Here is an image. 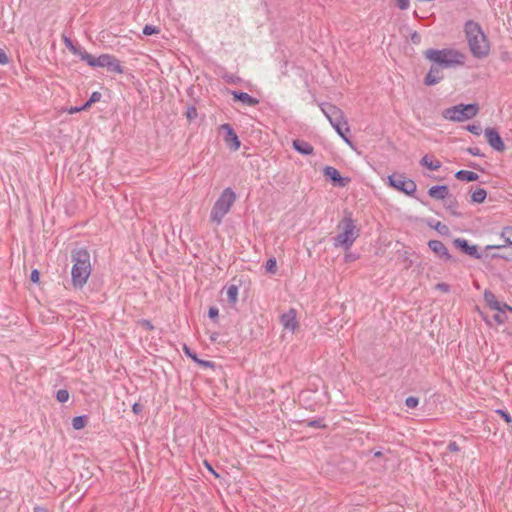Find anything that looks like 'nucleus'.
Wrapping results in <instances>:
<instances>
[{"mask_svg":"<svg viewBox=\"0 0 512 512\" xmlns=\"http://www.w3.org/2000/svg\"><path fill=\"white\" fill-rule=\"evenodd\" d=\"M73 263L71 270V283L76 289H81L87 283L92 272L90 253L85 248H77L71 252Z\"/></svg>","mask_w":512,"mask_h":512,"instance_id":"f257e3e1","label":"nucleus"},{"mask_svg":"<svg viewBox=\"0 0 512 512\" xmlns=\"http://www.w3.org/2000/svg\"><path fill=\"white\" fill-rule=\"evenodd\" d=\"M464 31L472 55L479 59L486 57L490 45L481 26L473 20H468L464 25Z\"/></svg>","mask_w":512,"mask_h":512,"instance_id":"f03ea898","label":"nucleus"},{"mask_svg":"<svg viewBox=\"0 0 512 512\" xmlns=\"http://www.w3.org/2000/svg\"><path fill=\"white\" fill-rule=\"evenodd\" d=\"M337 228L340 230V233L333 238L334 247H341L344 250L350 249L360 233L351 212H344V217L338 223Z\"/></svg>","mask_w":512,"mask_h":512,"instance_id":"7ed1b4c3","label":"nucleus"},{"mask_svg":"<svg viewBox=\"0 0 512 512\" xmlns=\"http://www.w3.org/2000/svg\"><path fill=\"white\" fill-rule=\"evenodd\" d=\"M423 55L432 63H435L445 69L455 68L457 66L464 65L465 63V55L451 48H444L440 50L430 48L425 50Z\"/></svg>","mask_w":512,"mask_h":512,"instance_id":"20e7f679","label":"nucleus"},{"mask_svg":"<svg viewBox=\"0 0 512 512\" xmlns=\"http://www.w3.org/2000/svg\"><path fill=\"white\" fill-rule=\"evenodd\" d=\"M236 198L235 192L230 187L225 188L211 209V222L220 225L225 215L229 213L235 203Z\"/></svg>","mask_w":512,"mask_h":512,"instance_id":"39448f33","label":"nucleus"},{"mask_svg":"<svg viewBox=\"0 0 512 512\" xmlns=\"http://www.w3.org/2000/svg\"><path fill=\"white\" fill-rule=\"evenodd\" d=\"M479 112V106L476 103L458 104L446 108L442 112V116L449 121L463 122L472 119Z\"/></svg>","mask_w":512,"mask_h":512,"instance_id":"423d86ee","label":"nucleus"},{"mask_svg":"<svg viewBox=\"0 0 512 512\" xmlns=\"http://www.w3.org/2000/svg\"><path fill=\"white\" fill-rule=\"evenodd\" d=\"M319 107L337 134H341V129L343 128H345L346 132H350L344 112L340 108L331 103H320Z\"/></svg>","mask_w":512,"mask_h":512,"instance_id":"0eeeda50","label":"nucleus"},{"mask_svg":"<svg viewBox=\"0 0 512 512\" xmlns=\"http://www.w3.org/2000/svg\"><path fill=\"white\" fill-rule=\"evenodd\" d=\"M388 183L394 189L403 192L408 196H413L417 189L416 183L402 173H394L388 176Z\"/></svg>","mask_w":512,"mask_h":512,"instance_id":"6e6552de","label":"nucleus"},{"mask_svg":"<svg viewBox=\"0 0 512 512\" xmlns=\"http://www.w3.org/2000/svg\"><path fill=\"white\" fill-rule=\"evenodd\" d=\"M323 174L333 183L334 186L337 187H345L351 181L349 177L341 176L339 171L332 166H325L323 169Z\"/></svg>","mask_w":512,"mask_h":512,"instance_id":"1a4fd4ad","label":"nucleus"},{"mask_svg":"<svg viewBox=\"0 0 512 512\" xmlns=\"http://www.w3.org/2000/svg\"><path fill=\"white\" fill-rule=\"evenodd\" d=\"M220 130L225 132L224 142L226 145L233 151L238 150L241 143L232 126L228 123L222 124Z\"/></svg>","mask_w":512,"mask_h":512,"instance_id":"9d476101","label":"nucleus"},{"mask_svg":"<svg viewBox=\"0 0 512 512\" xmlns=\"http://www.w3.org/2000/svg\"><path fill=\"white\" fill-rule=\"evenodd\" d=\"M428 247L440 259L444 261H456L455 258L451 254H449L448 249L446 248L444 243L441 242L440 240H430L428 242Z\"/></svg>","mask_w":512,"mask_h":512,"instance_id":"9b49d317","label":"nucleus"},{"mask_svg":"<svg viewBox=\"0 0 512 512\" xmlns=\"http://www.w3.org/2000/svg\"><path fill=\"white\" fill-rule=\"evenodd\" d=\"M485 136L488 144L496 151L503 152L505 150V144L495 128H486Z\"/></svg>","mask_w":512,"mask_h":512,"instance_id":"f8f14e48","label":"nucleus"},{"mask_svg":"<svg viewBox=\"0 0 512 512\" xmlns=\"http://www.w3.org/2000/svg\"><path fill=\"white\" fill-rule=\"evenodd\" d=\"M454 246L462 253L467 254L475 259H480L481 254L478 252L476 245H470L466 239L457 238L453 241Z\"/></svg>","mask_w":512,"mask_h":512,"instance_id":"ddd939ff","label":"nucleus"},{"mask_svg":"<svg viewBox=\"0 0 512 512\" xmlns=\"http://www.w3.org/2000/svg\"><path fill=\"white\" fill-rule=\"evenodd\" d=\"M443 69L444 68H442L441 66H439L435 63H432L428 73L426 74V76L424 78V84L427 86H433V85L438 84L444 78V75L442 72Z\"/></svg>","mask_w":512,"mask_h":512,"instance_id":"4468645a","label":"nucleus"},{"mask_svg":"<svg viewBox=\"0 0 512 512\" xmlns=\"http://www.w3.org/2000/svg\"><path fill=\"white\" fill-rule=\"evenodd\" d=\"M231 95L233 96V100L235 102H241L246 106H256L259 104V100L257 98L252 97L246 92L243 91H231Z\"/></svg>","mask_w":512,"mask_h":512,"instance_id":"2eb2a0df","label":"nucleus"},{"mask_svg":"<svg viewBox=\"0 0 512 512\" xmlns=\"http://www.w3.org/2000/svg\"><path fill=\"white\" fill-rule=\"evenodd\" d=\"M280 323L285 329L294 331L298 326L296 311L294 309H290L288 312L283 313L280 317Z\"/></svg>","mask_w":512,"mask_h":512,"instance_id":"dca6fc26","label":"nucleus"},{"mask_svg":"<svg viewBox=\"0 0 512 512\" xmlns=\"http://www.w3.org/2000/svg\"><path fill=\"white\" fill-rule=\"evenodd\" d=\"M428 195L437 200H445L449 196L447 185H435L429 188Z\"/></svg>","mask_w":512,"mask_h":512,"instance_id":"f3484780","label":"nucleus"},{"mask_svg":"<svg viewBox=\"0 0 512 512\" xmlns=\"http://www.w3.org/2000/svg\"><path fill=\"white\" fill-rule=\"evenodd\" d=\"M293 148L302 155H312L314 153L313 146L304 140H293Z\"/></svg>","mask_w":512,"mask_h":512,"instance_id":"a211bd4d","label":"nucleus"},{"mask_svg":"<svg viewBox=\"0 0 512 512\" xmlns=\"http://www.w3.org/2000/svg\"><path fill=\"white\" fill-rule=\"evenodd\" d=\"M501 237L504 239V244H502V245H488V246H486V250H489V249H500V248L506 247L507 245H511L512 246V227L511 226L504 227L502 232H501Z\"/></svg>","mask_w":512,"mask_h":512,"instance_id":"6ab92c4d","label":"nucleus"},{"mask_svg":"<svg viewBox=\"0 0 512 512\" xmlns=\"http://www.w3.org/2000/svg\"><path fill=\"white\" fill-rule=\"evenodd\" d=\"M444 206L450 212L451 215L460 217L461 213L457 211L458 201L455 197L449 195L445 200Z\"/></svg>","mask_w":512,"mask_h":512,"instance_id":"aec40b11","label":"nucleus"},{"mask_svg":"<svg viewBox=\"0 0 512 512\" xmlns=\"http://www.w3.org/2000/svg\"><path fill=\"white\" fill-rule=\"evenodd\" d=\"M455 177L461 181L473 182L478 180L479 175L473 171L459 170L455 173Z\"/></svg>","mask_w":512,"mask_h":512,"instance_id":"412c9836","label":"nucleus"},{"mask_svg":"<svg viewBox=\"0 0 512 512\" xmlns=\"http://www.w3.org/2000/svg\"><path fill=\"white\" fill-rule=\"evenodd\" d=\"M108 62L109 63L106 66V68L109 72H113L116 74L124 73V67L121 65L120 61L115 56L112 55L111 59Z\"/></svg>","mask_w":512,"mask_h":512,"instance_id":"4be33fe9","label":"nucleus"},{"mask_svg":"<svg viewBox=\"0 0 512 512\" xmlns=\"http://www.w3.org/2000/svg\"><path fill=\"white\" fill-rule=\"evenodd\" d=\"M483 296H484L485 302L491 309H493V310L500 309V302L496 299V296L492 291L485 290Z\"/></svg>","mask_w":512,"mask_h":512,"instance_id":"5701e85b","label":"nucleus"},{"mask_svg":"<svg viewBox=\"0 0 512 512\" xmlns=\"http://www.w3.org/2000/svg\"><path fill=\"white\" fill-rule=\"evenodd\" d=\"M420 164L429 170H438L442 166V163L439 160H432L428 155L421 158Z\"/></svg>","mask_w":512,"mask_h":512,"instance_id":"b1692460","label":"nucleus"},{"mask_svg":"<svg viewBox=\"0 0 512 512\" xmlns=\"http://www.w3.org/2000/svg\"><path fill=\"white\" fill-rule=\"evenodd\" d=\"M76 55H78L80 57V59L82 61H85L89 66L95 68V63H96L95 56L88 53L86 50H84L82 48L79 50V52Z\"/></svg>","mask_w":512,"mask_h":512,"instance_id":"393cba45","label":"nucleus"},{"mask_svg":"<svg viewBox=\"0 0 512 512\" xmlns=\"http://www.w3.org/2000/svg\"><path fill=\"white\" fill-rule=\"evenodd\" d=\"M487 197V192L483 188H477L471 195V201L474 203H483Z\"/></svg>","mask_w":512,"mask_h":512,"instance_id":"a878e982","label":"nucleus"},{"mask_svg":"<svg viewBox=\"0 0 512 512\" xmlns=\"http://www.w3.org/2000/svg\"><path fill=\"white\" fill-rule=\"evenodd\" d=\"M238 286L235 284H231L227 287V298L229 303L235 304L238 300Z\"/></svg>","mask_w":512,"mask_h":512,"instance_id":"bb28decb","label":"nucleus"},{"mask_svg":"<svg viewBox=\"0 0 512 512\" xmlns=\"http://www.w3.org/2000/svg\"><path fill=\"white\" fill-rule=\"evenodd\" d=\"M87 424V416L85 415H82V416H76L72 419V427L75 429V430H80L82 428H84Z\"/></svg>","mask_w":512,"mask_h":512,"instance_id":"cd10ccee","label":"nucleus"},{"mask_svg":"<svg viewBox=\"0 0 512 512\" xmlns=\"http://www.w3.org/2000/svg\"><path fill=\"white\" fill-rule=\"evenodd\" d=\"M429 226L432 227L433 229H435L437 232H439L440 234L442 235H447L449 234V228L448 226L442 224L441 222L439 221H436L435 223L433 222H429Z\"/></svg>","mask_w":512,"mask_h":512,"instance_id":"c85d7f7f","label":"nucleus"},{"mask_svg":"<svg viewBox=\"0 0 512 512\" xmlns=\"http://www.w3.org/2000/svg\"><path fill=\"white\" fill-rule=\"evenodd\" d=\"M111 56L110 54H101L100 56L96 57V63H95V68L96 67H103V68H106V66L108 65V61L111 59Z\"/></svg>","mask_w":512,"mask_h":512,"instance_id":"c756f323","label":"nucleus"},{"mask_svg":"<svg viewBox=\"0 0 512 512\" xmlns=\"http://www.w3.org/2000/svg\"><path fill=\"white\" fill-rule=\"evenodd\" d=\"M56 399L60 403H65L69 400V392L66 389H59L56 392Z\"/></svg>","mask_w":512,"mask_h":512,"instance_id":"7c9ffc66","label":"nucleus"},{"mask_svg":"<svg viewBox=\"0 0 512 512\" xmlns=\"http://www.w3.org/2000/svg\"><path fill=\"white\" fill-rule=\"evenodd\" d=\"M265 268H266V271L271 273V274H275L276 273V270H277V263H276V259L275 258H269L267 261H266V265H265Z\"/></svg>","mask_w":512,"mask_h":512,"instance_id":"2f4dec72","label":"nucleus"},{"mask_svg":"<svg viewBox=\"0 0 512 512\" xmlns=\"http://www.w3.org/2000/svg\"><path fill=\"white\" fill-rule=\"evenodd\" d=\"M142 32L144 35L150 36V35L158 34L160 32V30L156 26L145 25Z\"/></svg>","mask_w":512,"mask_h":512,"instance_id":"473e14b6","label":"nucleus"},{"mask_svg":"<svg viewBox=\"0 0 512 512\" xmlns=\"http://www.w3.org/2000/svg\"><path fill=\"white\" fill-rule=\"evenodd\" d=\"M418 404H419V399L414 396H409L405 400V405L410 409L416 408L418 406Z\"/></svg>","mask_w":512,"mask_h":512,"instance_id":"72a5a7b5","label":"nucleus"},{"mask_svg":"<svg viewBox=\"0 0 512 512\" xmlns=\"http://www.w3.org/2000/svg\"><path fill=\"white\" fill-rule=\"evenodd\" d=\"M198 116V113H197V109L195 106H190L188 107L187 111H186V117L188 120L192 121L194 119H196Z\"/></svg>","mask_w":512,"mask_h":512,"instance_id":"f704fd0d","label":"nucleus"},{"mask_svg":"<svg viewBox=\"0 0 512 512\" xmlns=\"http://www.w3.org/2000/svg\"><path fill=\"white\" fill-rule=\"evenodd\" d=\"M496 413L498 415H500V417L506 422V423H511L512 422V417L511 415L506 411V410H503V409H497L496 410Z\"/></svg>","mask_w":512,"mask_h":512,"instance_id":"c9c22d12","label":"nucleus"},{"mask_svg":"<svg viewBox=\"0 0 512 512\" xmlns=\"http://www.w3.org/2000/svg\"><path fill=\"white\" fill-rule=\"evenodd\" d=\"M64 43L66 47L73 53L77 54L81 48H77L73 45L72 41L68 37H64Z\"/></svg>","mask_w":512,"mask_h":512,"instance_id":"e433bc0d","label":"nucleus"},{"mask_svg":"<svg viewBox=\"0 0 512 512\" xmlns=\"http://www.w3.org/2000/svg\"><path fill=\"white\" fill-rule=\"evenodd\" d=\"M466 129H467L470 133H472V134H474V135H477V136H479V135L482 133V128H481V126H480V125L471 124V125H468V126L466 127Z\"/></svg>","mask_w":512,"mask_h":512,"instance_id":"4c0bfd02","label":"nucleus"},{"mask_svg":"<svg viewBox=\"0 0 512 512\" xmlns=\"http://www.w3.org/2000/svg\"><path fill=\"white\" fill-rule=\"evenodd\" d=\"M307 426L312 427V428H325L326 427V425L323 424L322 420H320V419L308 421Z\"/></svg>","mask_w":512,"mask_h":512,"instance_id":"58836bf2","label":"nucleus"},{"mask_svg":"<svg viewBox=\"0 0 512 512\" xmlns=\"http://www.w3.org/2000/svg\"><path fill=\"white\" fill-rule=\"evenodd\" d=\"M183 351L193 361H195V362L198 361V357H197L196 353L192 352L191 349L185 344L183 346Z\"/></svg>","mask_w":512,"mask_h":512,"instance_id":"ea45409f","label":"nucleus"},{"mask_svg":"<svg viewBox=\"0 0 512 512\" xmlns=\"http://www.w3.org/2000/svg\"><path fill=\"white\" fill-rule=\"evenodd\" d=\"M370 452L373 453V456L375 458H381V459L383 458V459L386 460L385 455H386V453H390V450L389 449H387L385 451H383V450H371Z\"/></svg>","mask_w":512,"mask_h":512,"instance_id":"a19ab883","label":"nucleus"},{"mask_svg":"<svg viewBox=\"0 0 512 512\" xmlns=\"http://www.w3.org/2000/svg\"><path fill=\"white\" fill-rule=\"evenodd\" d=\"M397 6L401 10H407L410 6V0H396Z\"/></svg>","mask_w":512,"mask_h":512,"instance_id":"79ce46f5","label":"nucleus"},{"mask_svg":"<svg viewBox=\"0 0 512 512\" xmlns=\"http://www.w3.org/2000/svg\"><path fill=\"white\" fill-rule=\"evenodd\" d=\"M218 315H219V310H218V308H217V307L212 306V307H210V308H209V310H208V316H209V318H211V319H217Z\"/></svg>","mask_w":512,"mask_h":512,"instance_id":"37998d69","label":"nucleus"},{"mask_svg":"<svg viewBox=\"0 0 512 512\" xmlns=\"http://www.w3.org/2000/svg\"><path fill=\"white\" fill-rule=\"evenodd\" d=\"M436 289L440 290L444 293H448L450 291V285L444 282L436 284Z\"/></svg>","mask_w":512,"mask_h":512,"instance_id":"c03bdc74","label":"nucleus"},{"mask_svg":"<svg viewBox=\"0 0 512 512\" xmlns=\"http://www.w3.org/2000/svg\"><path fill=\"white\" fill-rule=\"evenodd\" d=\"M506 316L504 313H497L493 316V319L498 323V324H503L505 321H506Z\"/></svg>","mask_w":512,"mask_h":512,"instance_id":"a18cd8bd","label":"nucleus"},{"mask_svg":"<svg viewBox=\"0 0 512 512\" xmlns=\"http://www.w3.org/2000/svg\"><path fill=\"white\" fill-rule=\"evenodd\" d=\"M101 96H102V95H101V93H100V92L95 91V92H93V93L91 94V96H90V98H89V100H88V101H89L91 104H92V103H95V102H98V101H100Z\"/></svg>","mask_w":512,"mask_h":512,"instance_id":"49530a36","label":"nucleus"},{"mask_svg":"<svg viewBox=\"0 0 512 512\" xmlns=\"http://www.w3.org/2000/svg\"><path fill=\"white\" fill-rule=\"evenodd\" d=\"M39 278H40L39 271L37 269L32 270L31 275H30V280L33 283H38L39 282Z\"/></svg>","mask_w":512,"mask_h":512,"instance_id":"de8ad7c7","label":"nucleus"},{"mask_svg":"<svg viewBox=\"0 0 512 512\" xmlns=\"http://www.w3.org/2000/svg\"><path fill=\"white\" fill-rule=\"evenodd\" d=\"M9 62L6 52L0 48V64L5 65Z\"/></svg>","mask_w":512,"mask_h":512,"instance_id":"09e8293b","label":"nucleus"},{"mask_svg":"<svg viewBox=\"0 0 512 512\" xmlns=\"http://www.w3.org/2000/svg\"><path fill=\"white\" fill-rule=\"evenodd\" d=\"M349 132L345 131V128L341 129V134H338L348 145L352 146V141L347 136Z\"/></svg>","mask_w":512,"mask_h":512,"instance_id":"8fccbe9b","label":"nucleus"},{"mask_svg":"<svg viewBox=\"0 0 512 512\" xmlns=\"http://www.w3.org/2000/svg\"><path fill=\"white\" fill-rule=\"evenodd\" d=\"M496 311L501 313H505V311H510L512 313V306L508 305L507 303L500 302V309H496Z\"/></svg>","mask_w":512,"mask_h":512,"instance_id":"3c124183","label":"nucleus"},{"mask_svg":"<svg viewBox=\"0 0 512 512\" xmlns=\"http://www.w3.org/2000/svg\"><path fill=\"white\" fill-rule=\"evenodd\" d=\"M196 363H198L199 365H201L202 367H205V368H211L214 366V363L211 362V361H208V360H201L198 358V361H196Z\"/></svg>","mask_w":512,"mask_h":512,"instance_id":"603ef678","label":"nucleus"},{"mask_svg":"<svg viewBox=\"0 0 512 512\" xmlns=\"http://www.w3.org/2000/svg\"><path fill=\"white\" fill-rule=\"evenodd\" d=\"M141 325H142L145 329H147V330H153V329H154V326H153V324L151 323V321L146 320V319H143V320L141 321Z\"/></svg>","mask_w":512,"mask_h":512,"instance_id":"864d4df0","label":"nucleus"},{"mask_svg":"<svg viewBox=\"0 0 512 512\" xmlns=\"http://www.w3.org/2000/svg\"><path fill=\"white\" fill-rule=\"evenodd\" d=\"M447 449L450 451V452H458L460 450L459 446L457 445L456 442H450L447 446Z\"/></svg>","mask_w":512,"mask_h":512,"instance_id":"5fc2aeb1","label":"nucleus"},{"mask_svg":"<svg viewBox=\"0 0 512 512\" xmlns=\"http://www.w3.org/2000/svg\"><path fill=\"white\" fill-rule=\"evenodd\" d=\"M411 41L414 44H419L421 42V36L415 31L411 34Z\"/></svg>","mask_w":512,"mask_h":512,"instance_id":"6e6d98bb","label":"nucleus"},{"mask_svg":"<svg viewBox=\"0 0 512 512\" xmlns=\"http://www.w3.org/2000/svg\"><path fill=\"white\" fill-rule=\"evenodd\" d=\"M468 152L473 156H481L480 149L478 147L468 148Z\"/></svg>","mask_w":512,"mask_h":512,"instance_id":"4d7b16f0","label":"nucleus"},{"mask_svg":"<svg viewBox=\"0 0 512 512\" xmlns=\"http://www.w3.org/2000/svg\"><path fill=\"white\" fill-rule=\"evenodd\" d=\"M132 409L135 414H139L142 411V406L139 403H135Z\"/></svg>","mask_w":512,"mask_h":512,"instance_id":"13d9d810","label":"nucleus"},{"mask_svg":"<svg viewBox=\"0 0 512 512\" xmlns=\"http://www.w3.org/2000/svg\"><path fill=\"white\" fill-rule=\"evenodd\" d=\"M207 469L215 476V477H219V475L214 471V469L211 467V465L207 462V461H204Z\"/></svg>","mask_w":512,"mask_h":512,"instance_id":"bf43d9fd","label":"nucleus"},{"mask_svg":"<svg viewBox=\"0 0 512 512\" xmlns=\"http://www.w3.org/2000/svg\"><path fill=\"white\" fill-rule=\"evenodd\" d=\"M34 512H48V510L43 507H35Z\"/></svg>","mask_w":512,"mask_h":512,"instance_id":"052dcab7","label":"nucleus"},{"mask_svg":"<svg viewBox=\"0 0 512 512\" xmlns=\"http://www.w3.org/2000/svg\"><path fill=\"white\" fill-rule=\"evenodd\" d=\"M90 106H91V103H90L89 101H87L84 105H82V106L80 107V109H81V111H82V110L87 109V108H88V107H90Z\"/></svg>","mask_w":512,"mask_h":512,"instance_id":"680f3d73","label":"nucleus"},{"mask_svg":"<svg viewBox=\"0 0 512 512\" xmlns=\"http://www.w3.org/2000/svg\"><path fill=\"white\" fill-rule=\"evenodd\" d=\"M81 111L80 107H74L70 109V113L79 112Z\"/></svg>","mask_w":512,"mask_h":512,"instance_id":"e2e57ef3","label":"nucleus"},{"mask_svg":"<svg viewBox=\"0 0 512 512\" xmlns=\"http://www.w3.org/2000/svg\"><path fill=\"white\" fill-rule=\"evenodd\" d=\"M210 339H211V341H216L217 340V334L215 333V334L211 335Z\"/></svg>","mask_w":512,"mask_h":512,"instance_id":"0e129e2a","label":"nucleus"},{"mask_svg":"<svg viewBox=\"0 0 512 512\" xmlns=\"http://www.w3.org/2000/svg\"><path fill=\"white\" fill-rule=\"evenodd\" d=\"M493 257H496V258H505V256L503 255H500V254H494Z\"/></svg>","mask_w":512,"mask_h":512,"instance_id":"69168bd1","label":"nucleus"}]
</instances>
